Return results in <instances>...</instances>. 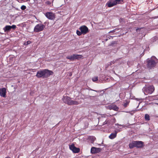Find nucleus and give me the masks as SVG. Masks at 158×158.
Segmentation results:
<instances>
[{"label":"nucleus","instance_id":"obj_16","mask_svg":"<svg viewBox=\"0 0 158 158\" xmlns=\"http://www.w3.org/2000/svg\"><path fill=\"white\" fill-rule=\"evenodd\" d=\"M3 29L5 32H8L10 31L11 27L10 26L6 25L3 28Z\"/></svg>","mask_w":158,"mask_h":158},{"label":"nucleus","instance_id":"obj_29","mask_svg":"<svg viewBox=\"0 0 158 158\" xmlns=\"http://www.w3.org/2000/svg\"><path fill=\"white\" fill-rule=\"evenodd\" d=\"M19 2L21 3L22 2V1H23L24 0H16Z\"/></svg>","mask_w":158,"mask_h":158},{"label":"nucleus","instance_id":"obj_23","mask_svg":"<svg viewBox=\"0 0 158 158\" xmlns=\"http://www.w3.org/2000/svg\"><path fill=\"white\" fill-rule=\"evenodd\" d=\"M26 9V7L25 5H22L21 7V9L22 10H24Z\"/></svg>","mask_w":158,"mask_h":158},{"label":"nucleus","instance_id":"obj_2","mask_svg":"<svg viewBox=\"0 0 158 158\" xmlns=\"http://www.w3.org/2000/svg\"><path fill=\"white\" fill-rule=\"evenodd\" d=\"M158 62L157 59L155 56H152L147 60V66L149 69L154 68Z\"/></svg>","mask_w":158,"mask_h":158},{"label":"nucleus","instance_id":"obj_34","mask_svg":"<svg viewBox=\"0 0 158 158\" xmlns=\"http://www.w3.org/2000/svg\"><path fill=\"white\" fill-rule=\"evenodd\" d=\"M5 158H10V157H6Z\"/></svg>","mask_w":158,"mask_h":158},{"label":"nucleus","instance_id":"obj_21","mask_svg":"<svg viewBox=\"0 0 158 158\" xmlns=\"http://www.w3.org/2000/svg\"><path fill=\"white\" fill-rule=\"evenodd\" d=\"M118 4H122L123 2V0H116Z\"/></svg>","mask_w":158,"mask_h":158},{"label":"nucleus","instance_id":"obj_14","mask_svg":"<svg viewBox=\"0 0 158 158\" xmlns=\"http://www.w3.org/2000/svg\"><path fill=\"white\" fill-rule=\"evenodd\" d=\"M134 143L135 147L137 148H141L143 146V142L142 141H134Z\"/></svg>","mask_w":158,"mask_h":158},{"label":"nucleus","instance_id":"obj_7","mask_svg":"<svg viewBox=\"0 0 158 158\" xmlns=\"http://www.w3.org/2000/svg\"><path fill=\"white\" fill-rule=\"evenodd\" d=\"M118 4L116 0H109L106 3V5L109 7H113Z\"/></svg>","mask_w":158,"mask_h":158},{"label":"nucleus","instance_id":"obj_28","mask_svg":"<svg viewBox=\"0 0 158 158\" xmlns=\"http://www.w3.org/2000/svg\"><path fill=\"white\" fill-rule=\"evenodd\" d=\"M115 61H116V60H113L112 61H111V62L110 63V65H111L112 64H114L115 63Z\"/></svg>","mask_w":158,"mask_h":158},{"label":"nucleus","instance_id":"obj_26","mask_svg":"<svg viewBox=\"0 0 158 158\" xmlns=\"http://www.w3.org/2000/svg\"><path fill=\"white\" fill-rule=\"evenodd\" d=\"M108 121L106 120L103 123V125H104L106 124H108Z\"/></svg>","mask_w":158,"mask_h":158},{"label":"nucleus","instance_id":"obj_18","mask_svg":"<svg viewBox=\"0 0 158 158\" xmlns=\"http://www.w3.org/2000/svg\"><path fill=\"white\" fill-rule=\"evenodd\" d=\"M135 147V143H134V141H133L131 143L129 144V147L130 148H132Z\"/></svg>","mask_w":158,"mask_h":158},{"label":"nucleus","instance_id":"obj_24","mask_svg":"<svg viewBox=\"0 0 158 158\" xmlns=\"http://www.w3.org/2000/svg\"><path fill=\"white\" fill-rule=\"evenodd\" d=\"M31 42L30 41H27L26 42L24 43V44L25 45H27L28 44H31Z\"/></svg>","mask_w":158,"mask_h":158},{"label":"nucleus","instance_id":"obj_12","mask_svg":"<svg viewBox=\"0 0 158 158\" xmlns=\"http://www.w3.org/2000/svg\"><path fill=\"white\" fill-rule=\"evenodd\" d=\"M6 89L5 88H3L0 89V95L3 97H6Z\"/></svg>","mask_w":158,"mask_h":158},{"label":"nucleus","instance_id":"obj_8","mask_svg":"<svg viewBox=\"0 0 158 158\" xmlns=\"http://www.w3.org/2000/svg\"><path fill=\"white\" fill-rule=\"evenodd\" d=\"M79 58V55L74 54L72 56H68L66 57V58L71 60H74L77 59Z\"/></svg>","mask_w":158,"mask_h":158},{"label":"nucleus","instance_id":"obj_5","mask_svg":"<svg viewBox=\"0 0 158 158\" xmlns=\"http://www.w3.org/2000/svg\"><path fill=\"white\" fill-rule=\"evenodd\" d=\"M45 26L44 25L41 23L38 24L36 25L34 28V31L35 32H38L42 31Z\"/></svg>","mask_w":158,"mask_h":158},{"label":"nucleus","instance_id":"obj_17","mask_svg":"<svg viewBox=\"0 0 158 158\" xmlns=\"http://www.w3.org/2000/svg\"><path fill=\"white\" fill-rule=\"evenodd\" d=\"M117 132L115 131L114 133H112L109 136V138L110 139H113L115 138L116 136Z\"/></svg>","mask_w":158,"mask_h":158},{"label":"nucleus","instance_id":"obj_35","mask_svg":"<svg viewBox=\"0 0 158 158\" xmlns=\"http://www.w3.org/2000/svg\"><path fill=\"white\" fill-rule=\"evenodd\" d=\"M27 1H30V0H26Z\"/></svg>","mask_w":158,"mask_h":158},{"label":"nucleus","instance_id":"obj_31","mask_svg":"<svg viewBox=\"0 0 158 158\" xmlns=\"http://www.w3.org/2000/svg\"><path fill=\"white\" fill-rule=\"evenodd\" d=\"M76 33H77V35H79V31L78 30H77V31Z\"/></svg>","mask_w":158,"mask_h":158},{"label":"nucleus","instance_id":"obj_20","mask_svg":"<svg viewBox=\"0 0 158 158\" xmlns=\"http://www.w3.org/2000/svg\"><path fill=\"white\" fill-rule=\"evenodd\" d=\"M129 103V101H128V100H126L125 101V102L124 103L123 106L125 107H126L127 105Z\"/></svg>","mask_w":158,"mask_h":158},{"label":"nucleus","instance_id":"obj_11","mask_svg":"<svg viewBox=\"0 0 158 158\" xmlns=\"http://www.w3.org/2000/svg\"><path fill=\"white\" fill-rule=\"evenodd\" d=\"M46 16L49 19L52 20L55 18L54 14L51 12H48L46 13Z\"/></svg>","mask_w":158,"mask_h":158},{"label":"nucleus","instance_id":"obj_13","mask_svg":"<svg viewBox=\"0 0 158 158\" xmlns=\"http://www.w3.org/2000/svg\"><path fill=\"white\" fill-rule=\"evenodd\" d=\"M109 109L110 110H114L117 111L118 108L115 105H110L108 106Z\"/></svg>","mask_w":158,"mask_h":158},{"label":"nucleus","instance_id":"obj_3","mask_svg":"<svg viewBox=\"0 0 158 158\" xmlns=\"http://www.w3.org/2000/svg\"><path fill=\"white\" fill-rule=\"evenodd\" d=\"M62 100L64 103L67 104L69 105H77L78 104L77 101L72 100L70 97L67 96H63Z\"/></svg>","mask_w":158,"mask_h":158},{"label":"nucleus","instance_id":"obj_33","mask_svg":"<svg viewBox=\"0 0 158 158\" xmlns=\"http://www.w3.org/2000/svg\"><path fill=\"white\" fill-rule=\"evenodd\" d=\"M82 57V56L81 55H80V58H81Z\"/></svg>","mask_w":158,"mask_h":158},{"label":"nucleus","instance_id":"obj_15","mask_svg":"<svg viewBox=\"0 0 158 158\" xmlns=\"http://www.w3.org/2000/svg\"><path fill=\"white\" fill-rule=\"evenodd\" d=\"M96 138L93 136H89L88 138L89 141L91 143H94V141L96 140Z\"/></svg>","mask_w":158,"mask_h":158},{"label":"nucleus","instance_id":"obj_19","mask_svg":"<svg viewBox=\"0 0 158 158\" xmlns=\"http://www.w3.org/2000/svg\"><path fill=\"white\" fill-rule=\"evenodd\" d=\"M145 119L147 120H150L149 116L147 114H146L145 115Z\"/></svg>","mask_w":158,"mask_h":158},{"label":"nucleus","instance_id":"obj_27","mask_svg":"<svg viewBox=\"0 0 158 158\" xmlns=\"http://www.w3.org/2000/svg\"><path fill=\"white\" fill-rule=\"evenodd\" d=\"M46 3L47 5H50L51 4V2L49 1H47L46 2Z\"/></svg>","mask_w":158,"mask_h":158},{"label":"nucleus","instance_id":"obj_1","mask_svg":"<svg viewBox=\"0 0 158 158\" xmlns=\"http://www.w3.org/2000/svg\"><path fill=\"white\" fill-rule=\"evenodd\" d=\"M53 72L51 70L47 69H43L38 71L36 76L38 78H46L53 74Z\"/></svg>","mask_w":158,"mask_h":158},{"label":"nucleus","instance_id":"obj_9","mask_svg":"<svg viewBox=\"0 0 158 158\" xmlns=\"http://www.w3.org/2000/svg\"><path fill=\"white\" fill-rule=\"evenodd\" d=\"M69 148L74 153H77L79 152V148H76L73 144L69 145Z\"/></svg>","mask_w":158,"mask_h":158},{"label":"nucleus","instance_id":"obj_32","mask_svg":"<svg viewBox=\"0 0 158 158\" xmlns=\"http://www.w3.org/2000/svg\"><path fill=\"white\" fill-rule=\"evenodd\" d=\"M115 29H114V30L112 31H110L109 32V33H112V32H114L115 31Z\"/></svg>","mask_w":158,"mask_h":158},{"label":"nucleus","instance_id":"obj_25","mask_svg":"<svg viewBox=\"0 0 158 158\" xmlns=\"http://www.w3.org/2000/svg\"><path fill=\"white\" fill-rule=\"evenodd\" d=\"M11 27V29H14L16 28V26L15 25H13L12 26H10Z\"/></svg>","mask_w":158,"mask_h":158},{"label":"nucleus","instance_id":"obj_30","mask_svg":"<svg viewBox=\"0 0 158 158\" xmlns=\"http://www.w3.org/2000/svg\"><path fill=\"white\" fill-rule=\"evenodd\" d=\"M116 44V42H112L111 43V45H113L114 44Z\"/></svg>","mask_w":158,"mask_h":158},{"label":"nucleus","instance_id":"obj_22","mask_svg":"<svg viewBox=\"0 0 158 158\" xmlns=\"http://www.w3.org/2000/svg\"><path fill=\"white\" fill-rule=\"evenodd\" d=\"M98 77L96 76L93 77L92 80L93 81H95L98 80Z\"/></svg>","mask_w":158,"mask_h":158},{"label":"nucleus","instance_id":"obj_10","mask_svg":"<svg viewBox=\"0 0 158 158\" xmlns=\"http://www.w3.org/2000/svg\"><path fill=\"white\" fill-rule=\"evenodd\" d=\"M102 149L99 148L92 147L91 149V152L92 154H95L100 152Z\"/></svg>","mask_w":158,"mask_h":158},{"label":"nucleus","instance_id":"obj_6","mask_svg":"<svg viewBox=\"0 0 158 158\" xmlns=\"http://www.w3.org/2000/svg\"><path fill=\"white\" fill-rule=\"evenodd\" d=\"M80 35L81 34L85 35L89 32L88 28L85 26H81L80 27Z\"/></svg>","mask_w":158,"mask_h":158},{"label":"nucleus","instance_id":"obj_4","mask_svg":"<svg viewBox=\"0 0 158 158\" xmlns=\"http://www.w3.org/2000/svg\"><path fill=\"white\" fill-rule=\"evenodd\" d=\"M155 88L153 85H150L143 87L142 90L145 95L152 94L154 91Z\"/></svg>","mask_w":158,"mask_h":158}]
</instances>
